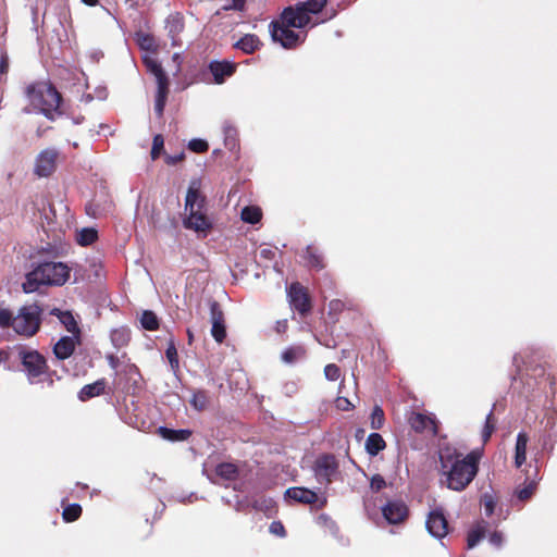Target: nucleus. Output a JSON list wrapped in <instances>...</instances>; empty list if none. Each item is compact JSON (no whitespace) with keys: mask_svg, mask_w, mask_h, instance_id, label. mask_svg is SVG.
Returning <instances> with one entry per match:
<instances>
[{"mask_svg":"<svg viewBox=\"0 0 557 557\" xmlns=\"http://www.w3.org/2000/svg\"><path fill=\"white\" fill-rule=\"evenodd\" d=\"M58 152L54 149H45L36 158L34 173L38 177H48L57 169Z\"/></svg>","mask_w":557,"mask_h":557,"instance_id":"nucleus-11","label":"nucleus"},{"mask_svg":"<svg viewBox=\"0 0 557 557\" xmlns=\"http://www.w3.org/2000/svg\"><path fill=\"white\" fill-rule=\"evenodd\" d=\"M287 297L290 307L300 315L306 317L312 310L311 297L308 289L299 282L292 283L287 288Z\"/></svg>","mask_w":557,"mask_h":557,"instance_id":"nucleus-10","label":"nucleus"},{"mask_svg":"<svg viewBox=\"0 0 557 557\" xmlns=\"http://www.w3.org/2000/svg\"><path fill=\"white\" fill-rule=\"evenodd\" d=\"M274 507H275V503L272 498H260V499H256L252 503L253 509L263 511L265 513L272 512Z\"/></svg>","mask_w":557,"mask_h":557,"instance_id":"nucleus-40","label":"nucleus"},{"mask_svg":"<svg viewBox=\"0 0 557 557\" xmlns=\"http://www.w3.org/2000/svg\"><path fill=\"white\" fill-rule=\"evenodd\" d=\"M484 537V530L476 528L471 530L467 536L468 548H473Z\"/></svg>","mask_w":557,"mask_h":557,"instance_id":"nucleus-44","label":"nucleus"},{"mask_svg":"<svg viewBox=\"0 0 557 557\" xmlns=\"http://www.w3.org/2000/svg\"><path fill=\"white\" fill-rule=\"evenodd\" d=\"M157 433L164 440L171 442L187 441L191 436V431L186 429L173 430L166 426H160Z\"/></svg>","mask_w":557,"mask_h":557,"instance_id":"nucleus-25","label":"nucleus"},{"mask_svg":"<svg viewBox=\"0 0 557 557\" xmlns=\"http://www.w3.org/2000/svg\"><path fill=\"white\" fill-rule=\"evenodd\" d=\"M165 356L171 364L172 368L178 367V356L177 350L174 344H170L169 347L165 350Z\"/></svg>","mask_w":557,"mask_h":557,"instance_id":"nucleus-47","label":"nucleus"},{"mask_svg":"<svg viewBox=\"0 0 557 557\" xmlns=\"http://www.w3.org/2000/svg\"><path fill=\"white\" fill-rule=\"evenodd\" d=\"M313 471L320 484L329 485L339 475V462L333 454H322L317 457Z\"/></svg>","mask_w":557,"mask_h":557,"instance_id":"nucleus-9","label":"nucleus"},{"mask_svg":"<svg viewBox=\"0 0 557 557\" xmlns=\"http://www.w3.org/2000/svg\"><path fill=\"white\" fill-rule=\"evenodd\" d=\"M104 393V381L98 380L91 384L85 385L78 393V398L82 401H87L95 396H99Z\"/></svg>","mask_w":557,"mask_h":557,"instance_id":"nucleus-26","label":"nucleus"},{"mask_svg":"<svg viewBox=\"0 0 557 557\" xmlns=\"http://www.w3.org/2000/svg\"><path fill=\"white\" fill-rule=\"evenodd\" d=\"M306 356L302 346H290L282 352V360L286 363H294Z\"/></svg>","mask_w":557,"mask_h":557,"instance_id":"nucleus-36","label":"nucleus"},{"mask_svg":"<svg viewBox=\"0 0 557 557\" xmlns=\"http://www.w3.org/2000/svg\"><path fill=\"white\" fill-rule=\"evenodd\" d=\"M488 541L496 547H500L503 544V535L500 532L494 531L490 534Z\"/></svg>","mask_w":557,"mask_h":557,"instance_id":"nucleus-52","label":"nucleus"},{"mask_svg":"<svg viewBox=\"0 0 557 557\" xmlns=\"http://www.w3.org/2000/svg\"><path fill=\"white\" fill-rule=\"evenodd\" d=\"M190 406L197 411L206 410L210 405V397L207 391L196 389L189 400Z\"/></svg>","mask_w":557,"mask_h":557,"instance_id":"nucleus-30","label":"nucleus"},{"mask_svg":"<svg viewBox=\"0 0 557 557\" xmlns=\"http://www.w3.org/2000/svg\"><path fill=\"white\" fill-rule=\"evenodd\" d=\"M382 511L384 518L393 524L403 522L408 516V508L403 502H388Z\"/></svg>","mask_w":557,"mask_h":557,"instance_id":"nucleus-17","label":"nucleus"},{"mask_svg":"<svg viewBox=\"0 0 557 557\" xmlns=\"http://www.w3.org/2000/svg\"><path fill=\"white\" fill-rule=\"evenodd\" d=\"M305 259L311 269L320 271L325 268V260L321 250L314 246L309 245L305 250Z\"/></svg>","mask_w":557,"mask_h":557,"instance_id":"nucleus-22","label":"nucleus"},{"mask_svg":"<svg viewBox=\"0 0 557 557\" xmlns=\"http://www.w3.org/2000/svg\"><path fill=\"white\" fill-rule=\"evenodd\" d=\"M183 225L187 230L206 237L213 228V223L207 214L206 198L197 188L190 186L185 198V219Z\"/></svg>","mask_w":557,"mask_h":557,"instance_id":"nucleus-4","label":"nucleus"},{"mask_svg":"<svg viewBox=\"0 0 557 557\" xmlns=\"http://www.w3.org/2000/svg\"><path fill=\"white\" fill-rule=\"evenodd\" d=\"M480 458L481 454L478 450H472L462 459L449 450L441 453V469L446 475L448 488L463 491L476 475Z\"/></svg>","mask_w":557,"mask_h":557,"instance_id":"nucleus-3","label":"nucleus"},{"mask_svg":"<svg viewBox=\"0 0 557 557\" xmlns=\"http://www.w3.org/2000/svg\"><path fill=\"white\" fill-rule=\"evenodd\" d=\"M529 436L525 432H519L516 440L515 446V466L521 468L527 460V446Z\"/></svg>","mask_w":557,"mask_h":557,"instance_id":"nucleus-23","label":"nucleus"},{"mask_svg":"<svg viewBox=\"0 0 557 557\" xmlns=\"http://www.w3.org/2000/svg\"><path fill=\"white\" fill-rule=\"evenodd\" d=\"M385 447L386 443L379 433H371L366 441V450L371 456H376Z\"/></svg>","mask_w":557,"mask_h":557,"instance_id":"nucleus-29","label":"nucleus"},{"mask_svg":"<svg viewBox=\"0 0 557 557\" xmlns=\"http://www.w3.org/2000/svg\"><path fill=\"white\" fill-rule=\"evenodd\" d=\"M25 94L30 103L41 113L52 120L54 113H60L62 96L50 82H35L29 84Z\"/></svg>","mask_w":557,"mask_h":557,"instance_id":"nucleus-6","label":"nucleus"},{"mask_svg":"<svg viewBox=\"0 0 557 557\" xmlns=\"http://www.w3.org/2000/svg\"><path fill=\"white\" fill-rule=\"evenodd\" d=\"M385 421L384 411L381 407L375 406L371 413V428L373 430L382 429Z\"/></svg>","mask_w":557,"mask_h":557,"instance_id":"nucleus-39","label":"nucleus"},{"mask_svg":"<svg viewBox=\"0 0 557 557\" xmlns=\"http://www.w3.org/2000/svg\"><path fill=\"white\" fill-rule=\"evenodd\" d=\"M326 3L327 0H306L285 8L281 21H272L269 25L273 41L280 42L285 49L296 48L300 38L290 27H306L311 22L310 15L320 13Z\"/></svg>","mask_w":557,"mask_h":557,"instance_id":"nucleus-2","label":"nucleus"},{"mask_svg":"<svg viewBox=\"0 0 557 557\" xmlns=\"http://www.w3.org/2000/svg\"><path fill=\"white\" fill-rule=\"evenodd\" d=\"M61 506L63 508L62 518L65 522H74L82 516L83 509L79 504H69L67 499H62Z\"/></svg>","mask_w":557,"mask_h":557,"instance_id":"nucleus-28","label":"nucleus"},{"mask_svg":"<svg viewBox=\"0 0 557 557\" xmlns=\"http://www.w3.org/2000/svg\"><path fill=\"white\" fill-rule=\"evenodd\" d=\"M70 268L62 262H44L26 274L23 290L36 292L41 285H63L70 277Z\"/></svg>","mask_w":557,"mask_h":557,"instance_id":"nucleus-5","label":"nucleus"},{"mask_svg":"<svg viewBox=\"0 0 557 557\" xmlns=\"http://www.w3.org/2000/svg\"><path fill=\"white\" fill-rule=\"evenodd\" d=\"M269 531L272 534H274V535H276L278 537H285L286 536L285 527L283 525V523L281 521H273L270 524Z\"/></svg>","mask_w":557,"mask_h":557,"instance_id":"nucleus-50","label":"nucleus"},{"mask_svg":"<svg viewBox=\"0 0 557 557\" xmlns=\"http://www.w3.org/2000/svg\"><path fill=\"white\" fill-rule=\"evenodd\" d=\"M240 218L249 224H257L262 219V211L257 206H246L242 209Z\"/></svg>","mask_w":557,"mask_h":557,"instance_id":"nucleus-33","label":"nucleus"},{"mask_svg":"<svg viewBox=\"0 0 557 557\" xmlns=\"http://www.w3.org/2000/svg\"><path fill=\"white\" fill-rule=\"evenodd\" d=\"M484 508L487 516L492 515L494 511V503L492 500L486 502Z\"/></svg>","mask_w":557,"mask_h":557,"instance_id":"nucleus-53","label":"nucleus"},{"mask_svg":"<svg viewBox=\"0 0 557 557\" xmlns=\"http://www.w3.org/2000/svg\"><path fill=\"white\" fill-rule=\"evenodd\" d=\"M261 253H262L263 256H269V253H272V252H271V250H265V249H264V250H262V251H261Z\"/></svg>","mask_w":557,"mask_h":557,"instance_id":"nucleus-61","label":"nucleus"},{"mask_svg":"<svg viewBox=\"0 0 557 557\" xmlns=\"http://www.w3.org/2000/svg\"><path fill=\"white\" fill-rule=\"evenodd\" d=\"M535 490H536V482L530 481L523 487H518L516 490L515 494L519 500L525 502V500H529L533 496Z\"/></svg>","mask_w":557,"mask_h":557,"instance_id":"nucleus-37","label":"nucleus"},{"mask_svg":"<svg viewBox=\"0 0 557 557\" xmlns=\"http://www.w3.org/2000/svg\"><path fill=\"white\" fill-rule=\"evenodd\" d=\"M286 327H287L286 321L277 322V327H276L277 332H284Z\"/></svg>","mask_w":557,"mask_h":557,"instance_id":"nucleus-57","label":"nucleus"},{"mask_svg":"<svg viewBox=\"0 0 557 557\" xmlns=\"http://www.w3.org/2000/svg\"><path fill=\"white\" fill-rule=\"evenodd\" d=\"M188 149L196 153H205L208 151L209 145L203 139L194 138L188 143Z\"/></svg>","mask_w":557,"mask_h":557,"instance_id":"nucleus-45","label":"nucleus"},{"mask_svg":"<svg viewBox=\"0 0 557 557\" xmlns=\"http://www.w3.org/2000/svg\"><path fill=\"white\" fill-rule=\"evenodd\" d=\"M408 422L411 429L417 433L430 432L433 435L437 433L435 420L426 414L411 412Z\"/></svg>","mask_w":557,"mask_h":557,"instance_id":"nucleus-15","label":"nucleus"},{"mask_svg":"<svg viewBox=\"0 0 557 557\" xmlns=\"http://www.w3.org/2000/svg\"><path fill=\"white\" fill-rule=\"evenodd\" d=\"M110 339L115 354L107 355L110 367L114 371L112 387L113 391L136 395L141 391V374L127 354L123 350L128 346L131 341V332L127 327L114 329L110 333Z\"/></svg>","mask_w":557,"mask_h":557,"instance_id":"nucleus-1","label":"nucleus"},{"mask_svg":"<svg viewBox=\"0 0 557 557\" xmlns=\"http://www.w3.org/2000/svg\"><path fill=\"white\" fill-rule=\"evenodd\" d=\"M144 64L146 65L147 70L154 75L158 86L169 85V78L158 60L150 57H145Z\"/></svg>","mask_w":557,"mask_h":557,"instance_id":"nucleus-24","label":"nucleus"},{"mask_svg":"<svg viewBox=\"0 0 557 557\" xmlns=\"http://www.w3.org/2000/svg\"><path fill=\"white\" fill-rule=\"evenodd\" d=\"M233 47L246 54H252L262 47V41L255 34H246Z\"/></svg>","mask_w":557,"mask_h":557,"instance_id":"nucleus-21","label":"nucleus"},{"mask_svg":"<svg viewBox=\"0 0 557 557\" xmlns=\"http://www.w3.org/2000/svg\"><path fill=\"white\" fill-rule=\"evenodd\" d=\"M494 407H495V405L493 406V409L486 416L485 423H484V426H483V430L481 433L483 444H486L491 440L493 433L496 430L497 419L494 416Z\"/></svg>","mask_w":557,"mask_h":557,"instance_id":"nucleus-31","label":"nucleus"},{"mask_svg":"<svg viewBox=\"0 0 557 557\" xmlns=\"http://www.w3.org/2000/svg\"><path fill=\"white\" fill-rule=\"evenodd\" d=\"M140 324L147 331H157L160 327L159 318L151 310L143 311L140 317Z\"/></svg>","mask_w":557,"mask_h":557,"instance_id":"nucleus-35","label":"nucleus"},{"mask_svg":"<svg viewBox=\"0 0 557 557\" xmlns=\"http://www.w3.org/2000/svg\"><path fill=\"white\" fill-rule=\"evenodd\" d=\"M15 315L9 309H0V327H14Z\"/></svg>","mask_w":557,"mask_h":557,"instance_id":"nucleus-41","label":"nucleus"},{"mask_svg":"<svg viewBox=\"0 0 557 557\" xmlns=\"http://www.w3.org/2000/svg\"><path fill=\"white\" fill-rule=\"evenodd\" d=\"M82 2H84L85 4H87L89 7H94L98 3V0H82Z\"/></svg>","mask_w":557,"mask_h":557,"instance_id":"nucleus-58","label":"nucleus"},{"mask_svg":"<svg viewBox=\"0 0 557 557\" xmlns=\"http://www.w3.org/2000/svg\"><path fill=\"white\" fill-rule=\"evenodd\" d=\"M425 524L430 534L437 539L444 537L448 532V522L442 510L431 511Z\"/></svg>","mask_w":557,"mask_h":557,"instance_id":"nucleus-13","label":"nucleus"},{"mask_svg":"<svg viewBox=\"0 0 557 557\" xmlns=\"http://www.w3.org/2000/svg\"><path fill=\"white\" fill-rule=\"evenodd\" d=\"M386 486V482L381 474H374L370 481V487L373 492L377 493Z\"/></svg>","mask_w":557,"mask_h":557,"instance_id":"nucleus-48","label":"nucleus"},{"mask_svg":"<svg viewBox=\"0 0 557 557\" xmlns=\"http://www.w3.org/2000/svg\"><path fill=\"white\" fill-rule=\"evenodd\" d=\"M324 375L329 381H337L341 377V369L335 363H329L324 367Z\"/></svg>","mask_w":557,"mask_h":557,"instance_id":"nucleus-46","label":"nucleus"},{"mask_svg":"<svg viewBox=\"0 0 557 557\" xmlns=\"http://www.w3.org/2000/svg\"><path fill=\"white\" fill-rule=\"evenodd\" d=\"M210 318L212 323L211 335L216 343L222 344L227 335L225 318L220 304L215 300L210 302Z\"/></svg>","mask_w":557,"mask_h":557,"instance_id":"nucleus-12","label":"nucleus"},{"mask_svg":"<svg viewBox=\"0 0 557 557\" xmlns=\"http://www.w3.org/2000/svg\"><path fill=\"white\" fill-rule=\"evenodd\" d=\"M346 405H349V401L347 398H338L337 399V407L338 408H342V409H347V406Z\"/></svg>","mask_w":557,"mask_h":557,"instance_id":"nucleus-54","label":"nucleus"},{"mask_svg":"<svg viewBox=\"0 0 557 557\" xmlns=\"http://www.w3.org/2000/svg\"><path fill=\"white\" fill-rule=\"evenodd\" d=\"M8 71V62L5 60H2L0 62V73L4 74Z\"/></svg>","mask_w":557,"mask_h":557,"instance_id":"nucleus-56","label":"nucleus"},{"mask_svg":"<svg viewBox=\"0 0 557 557\" xmlns=\"http://www.w3.org/2000/svg\"><path fill=\"white\" fill-rule=\"evenodd\" d=\"M42 309L36 302L21 307L15 315L14 332L24 337H33L41 326Z\"/></svg>","mask_w":557,"mask_h":557,"instance_id":"nucleus-7","label":"nucleus"},{"mask_svg":"<svg viewBox=\"0 0 557 557\" xmlns=\"http://www.w3.org/2000/svg\"><path fill=\"white\" fill-rule=\"evenodd\" d=\"M163 148H164V139H163L162 135L158 134L153 137V140H152V148L150 151L151 159L157 160L160 157Z\"/></svg>","mask_w":557,"mask_h":557,"instance_id":"nucleus-42","label":"nucleus"},{"mask_svg":"<svg viewBox=\"0 0 557 557\" xmlns=\"http://www.w3.org/2000/svg\"><path fill=\"white\" fill-rule=\"evenodd\" d=\"M326 505V498H323L322 500H320V504L318 506V508H323L324 506Z\"/></svg>","mask_w":557,"mask_h":557,"instance_id":"nucleus-60","label":"nucleus"},{"mask_svg":"<svg viewBox=\"0 0 557 557\" xmlns=\"http://www.w3.org/2000/svg\"><path fill=\"white\" fill-rule=\"evenodd\" d=\"M137 42L139 47L146 51H152L156 49V40L153 36L145 33L137 34Z\"/></svg>","mask_w":557,"mask_h":557,"instance_id":"nucleus-38","label":"nucleus"},{"mask_svg":"<svg viewBox=\"0 0 557 557\" xmlns=\"http://www.w3.org/2000/svg\"><path fill=\"white\" fill-rule=\"evenodd\" d=\"M236 67V63L230 62L227 60L212 61L209 64V70L213 75L214 82L216 84L224 83L226 77H230L235 73Z\"/></svg>","mask_w":557,"mask_h":557,"instance_id":"nucleus-19","label":"nucleus"},{"mask_svg":"<svg viewBox=\"0 0 557 557\" xmlns=\"http://www.w3.org/2000/svg\"><path fill=\"white\" fill-rule=\"evenodd\" d=\"M20 357L29 383L47 381L50 386L53 384L47 360L39 351H21Z\"/></svg>","mask_w":557,"mask_h":557,"instance_id":"nucleus-8","label":"nucleus"},{"mask_svg":"<svg viewBox=\"0 0 557 557\" xmlns=\"http://www.w3.org/2000/svg\"><path fill=\"white\" fill-rule=\"evenodd\" d=\"M187 335H188V342H189V344H191V342L194 339L193 332L190 330H187Z\"/></svg>","mask_w":557,"mask_h":557,"instance_id":"nucleus-59","label":"nucleus"},{"mask_svg":"<svg viewBox=\"0 0 557 557\" xmlns=\"http://www.w3.org/2000/svg\"><path fill=\"white\" fill-rule=\"evenodd\" d=\"M345 309V302L341 299H333L329 302V313L338 314Z\"/></svg>","mask_w":557,"mask_h":557,"instance_id":"nucleus-49","label":"nucleus"},{"mask_svg":"<svg viewBox=\"0 0 557 557\" xmlns=\"http://www.w3.org/2000/svg\"><path fill=\"white\" fill-rule=\"evenodd\" d=\"M79 344L81 337L77 339L74 335L62 336L53 346V354L59 360L67 359Z\"/></svg>","mask_w":557,"mask_h":557,"instance_id":"nucleus-18","label":"nucleus"},{"mask_svg":"<svg viewBox=\"0 0 557 557\" xmlns=\"http://www.w3.org/2000/svg\"><path fill=\"white\" fill-rule=\"evenodd\" d=\"M215 474L223 480L234 481L239 475V469L233 462H221L215 467Z\"/></svg>","mask_w":557,"mask_h":557,"instance_id":"nucleus-27","label":"nucleus"},{"mask_svg":"<svg viewBox=\"0 0 557 557\" xmlns=\"http://www.w3.org/2000/svg\"><path fill=\"white\" fill-rule=\"evenodd\" d=\"M165 28L168 29V34L171 37L172 46H181V34L185 29V21L183 14L180 12L170 14L166 18Z\"/></svg>","mask_w":557,"mask_h":557,"instance_id":"nucleus-14","label":"nucleus"},{"mask_svg":"<svg viewBox=\"0 0 557 557\" xmlns=\"http://www.w3.org/2000/svg\"><path fill=\"white\" fill-rule=\"evenodd\" d=\"M76 243L79 246H89L98 238V232L92 227H84L76 232Z\"/></svg>","mask_w":557,"mask_h":557,"instance_id":"nucleus-32","label":"nucleus"},{"mask_svg":"<svg viewBox=\"0 0 557 557\" xmlns=\"http://www.w3.org/2000/svg\"><path fill=\"white\" fill-rule=\"evenodd\" d=\"M9 357H10V355H9V352L7 350L0 349V364L2 362L8 361Z\"/></svg>","mask_w":557,"mask_h":557,"instance_id":"nucleus-55","label":"nucleus"},{"mask_svg":"<svg viewBox=\"0 0 557 557\" xmlns=\"http://www.w3.org/2000/svg\"><path fill=\"white\" fill-rule=\"evenodd\" d=\"M224 4L221 10L223 11H237L243 12L246 8V0H223Z\"/></svg>","mask_w":557,"mask_h":557,"instance_id":"nucleus-43","label":"nucleus"},{"mask_svg":"<svg viewBox=\"0 0 557 557\" xmlns=\"http://www.w3.org/2000/svg\"><path fill=\"white\" fill-rule=\"evenodd\" d=\"M50 314L57 317L69 333L74 335L77 339L81 337V330L71 311H62L59 308H53L50 310Z\"/></svg>","mask_w":557,"mask_h":557,"instance_id":"nucleus-20","label":"nucleus"},{"mask_svg":"<svg viewBox=\"0 0 557 557\" xmlns=\"http://www.w3.org/2000/svg\"><path fill=\"white\" fill-rule=\"evenodd\" d=\"M285 496L296 503L304 505H313L320 500L314 491L302 486H293L286 490Z\"/></svg>","mask_w":557,"mask_h":557,"instance_id":"nucleus-16","label":"nucleus"},{"mask_svg":"<svg viewBox=\"0 0 557 557\" xmlns=\"http://www.w3.org/2000/svg\"><path fill=\"white\" fill-rule=\"evenodd\" d=\"M184 159H185V153L183 151L177 154H174V156L168 154L165 157V163L169 165H175V164L182 162Z\"/></svg>","mask_w":557,"mask_h":557,"instance_id":"nucleus-51","label":"nucleus"},{"mask_svg":"<svg viewBox=\"0 0 557 557\" xmlns=\"http://www.w3.org/2000/svg\"><path fill=\"white\" fill-rule=\"evenodd\" d=\"M168 95H169V85L158 86L156 101H154V112L159 117H161L163 115Z\"/></svg>","mask_w":557,"mask_h":557,"instance_id":"nucleus-34","label":"nucleus"}]
</instances>
